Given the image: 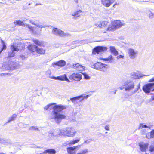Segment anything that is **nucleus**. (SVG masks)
I'll return each mask as SVG.
<instances>
[{"instance_id":"f257e3e1","label":"nucleus","mask_w":154,"mask_h":154,"mask_svg":"<svg viewBox=\"0 0 154 154\" xmlns=\"http://www.w3.org/2000/svg\"><path fill=\"white\" fill-rule=\"evenodd\" d=\"M66 106L61 104L56 105L53 106L52 111V115L50 117V119H54L57 124L60 123L62 120L65 119L66 116L60 112L66 108Z\"/></svg>"},{"instance_id":"f03ea898","label":"nucleus","mask_w":154,"mask_h":154,"mask_svg":"<svg viewBox=\"0 0 154 154\" xmlns=\"http://www.w3.org/2000/svg\"><path fill=\"white\" fill-rule=\"evenodd\" d=\"M120 88L121 90L124 89L130 96L134 94L140 88V83L137 86L136 82L130 79L125 81Z\"/></svg>"},{"instance_id":"7ed1b4c3","label":"nucleus","mask_w":154,"mask_h":154,"mask_svg":"<svg viewBox=\"0 0 154 154\" xmlns=\"http://www.w3.org/2000/svg\"><path fill=\"white\" fill-rule=\"evenodd\" d=\"M76 133L75 129L72 127H67L65 128L61 129V134L63 136L73 137Z\"/></svg>"},{"instance_id":"20e7f679","label":"nucleus","mask_w":154,"mask_h":154,"mask_svg":"<svg viewBox=\"0 0 154 154\" xmlns=\"http://www.w3.org/2000/svg\"><path fill=\"white\" fill-rule=\"evenodd\" d=\"M89 66L91 68L96 70L104 72V69L107 68L108 65L100 62H97L93 64H91Z\"/></svg>"},{"instance_id":"39448f33","label":"nucleus","mask_w":154,"mask_h":154,"mask_svg":"<svg viewBox=\"0 0 154 154\" xmlns=\"http://www.w3.org/2000/svg\"><path fill=\"white\" fill-rule=\"evenodd\" d=\"M124 25V24L120 20H115L112 22L111 24L107 29L108 31H111L116 29Z\"/></svg>"},{"instance_id":"423d86ee","label":"nucleus","mask_w":154,"mask_h":154,"mask_svg":"<svg viewBox=\"0 0 154 154\" xmlns=\"http://www.w3.org/2000/svg\"><path fill=\"white\" fill-rule=\"evenodd\" d=\"M24 47V45L23 44H17V47L12 45L11 46L12 51L8 53V57H14L15 54V51H18L20 49H23Z\"/></svg>"},{"instance_id":"0eeeda50","label":"nucleus","mask_w":154,"mask_h":154,"mask_svg":"<svg viewBox=\"0 0 154 154\" xmlns=\"http://www.w3.org/2000/svg\"><path fill=\"white\" fill-rule=\"evenodd\" d=\"M19 65L18 63L17 62L9 61L8 62V64L4 66L3 67H5V69L7 70H13L17 68Z\"/></svg>"},{"instance_id":"6e6552de","label":"nucleus","mask_w":154,"mask_h":154,"mask_svg":"<svg viewBox=\"0 0 154 154\" xmlns=\"http://www.w3.org/2000/svg\"><path fill=\"white\" fill-rule=\"evenodd\" d=\"M89 97V95H86V94H82L76 97H74L72 98H70V100L74 104H76L77 103V100H79V102H81L84 99H87Z\"/></svg>"},{"instance_id":"1a4fd4ad","label":"nucleus","mask_w":154,"mask_h":154,"mask_svg":"<svg viewBox=\"0 0 154 154\" xmlns=\"http://www.w3.org/2000/svg\"><path fill=\"white\" fill-rule=\"evenodd\" d=\"M52 32L54 35L62 37L65 36L69 37L70 35L69 34L64 33L63 31H62L57 28L54 29L53 30Z\"/></svg>"},{"instance_id":"9d476101","label":"nucleus","mask_w":154,"mask_h":154,"mask_svg":"<svg viewBox=\"0 0 154 154\" xmlns=\"http://www.w3.org/2000/svg\"><path fill=\"white\" fill-rule=\"evenodd\" d=\"M143 91L146 93H149L151 91H154V86L152 83H149L145 85L143 88Z\"/></svg>"},{"instance_id":"9b49d317","label":"nucleus","mask_w":154,"mask_h":154,"mask_svg":"<svg viewBox=\"0 0 154 154\" xmlns=\"http://www.w3.org/2000/svg\"><path fill=\"white\" fill-rule=\"evenodd\" d=\"M107 50V48L106 47L97 46L95 47L93 50V53L96 54V53L99 54L100 52H103L106 51Z\"/></svg>"},{"instance_id":"f8f14e48","label":"nucleus","mask_w":154,"mask_h":154,"mask_svg":"<svg viewBox=\"0 0 154 154\" xmlns=\"http://www.w3.org/2000/svg\"><path fill=\"white\" fill-rule=\"evenodd\" d=\"M30 23L32 24L37 26V27L40 28V31H41V29L42 28H45L48 27V26L45 23H41L38 22L37 21L31 20Z\"/></svg>"},{"instance_id":"ddd939ff","label":"nucleus","mask_w":154,"mask_h":154,"mask_svg":"<svg viewBox=\"0 0 154 154\" xmlns=\"http://www.w3.org/2000/svg\"><path fill=\"white\" fill-rule=\"evenodd\" d=\"M50 78L55 80H58L61 81H66L68 82H70V81L67 77L66 75L64 74L63 75H60L57 77L53 76L50 77Z\"/></svg>"},{"instance_id":"4468645a","label":"nucleus","mask_w":154,"mask_h":154,"mask_svg":"<svg viewBox=\"0 0 154 154\" xmlns=\"http://www.w3.org/2000/svg\"><path fill=\"white\" fill-rule=\"evenodd\" d=\"M69 79L75 81H79L82 79V75L80 74L73 73L69 76Z\"/></svg>"},{"instance_id":"2eb2a0df","label":"nucleus","mask_w":154,"mask_h":154,"mask_svg":"<svg viewBox=\"0 0 154 154\" xmlns=\"http://www.w3.org/2000/svg\"><path fill=\"white\" fill-rule=\"evenodd\" d=\"M137 53V51H135L132 48H130L128 49V54L131 59H134L136 57Z\"/></svg>"},{"instance_id":"dca6fc26","label":"nucleus","mask_w":154,"mask_h":154,"mask_svg":"<svg viewBox=\"0 0 154 154\" xmlns=\"http://www.w3.org/2000/svg\"><path fill=\"white\" fill-rule=\"evenodd\" d=\"M80 147V145L74 146L73 147H69L67 148V151L68 154H76V151Z\"/></svg>"},{"instance_id":"f3484780","label":"nucleus","mask_w":154,"mask_h":154,"mask_svg":"<svg viewBox=\"0 0 154 154\" xmlns=\"http://www.w3.org/2000/svg\"><path fill=\"white\" fill-rule=\"evenodd\" d=\"M116 0H101L102 4L106 7H109Z\"/></svg>"},{"instance_id":"a211bd4d","label":"nucleus","mask_w":154,"mask_h":154,"mask_svg":"<svg viewBox=\"0 0 154 154\" xmlns=\"http://www.w3.org/2000/svg\"><path fill=\"white\" fill-rule=\"evenodd\" d=\"M66 64L65 61L63 60H60L58 62H54L52 64V65L53 67H55V66H58L60 67H63Z\"/></svg>"},{"instance_id":"6ab92c4d","label":"nucleus","mask_w":154,"mask_h":154,"mask_svg":"<svg viewBox=\"0 0 154 154\" xmlns=\"http://www.w3.org/2000/svg\"><path fill=\"white\" fill-rule=\"evenodd\" d=\"M139 145L140 147V150L142 152H145L146 149L148 148V145L147 143H139Z\"/></svg>"},{"instance_id":"aec40b11","label":"nucleus","mask_w":154,"mask_h":154,"mask_svg":"<svg viewBox=\"0 0 154 154\" xmlns=\"http://www.w3.org/2000/svg\"><path fill=\"white\" fill-rule=\"evenodd\" d=\"M72 66L74 69L78 71H82L84 70V67L78 63L73 64Z\"/></svg>"},{"instance_id":"412c9836","label":"nucleus","mask_w":154,"mask_h":154,"mask_svg":"<svg viewBox=\"0 0 154 154\" xmlns=\"http://www.w3.org/2000/svg\"><path fill=\"white\" fill-rule=\"evenodd\" d=\"M151 126L152 125L149 124L145 125L144 123H140L138 129L139 130L141 129L142 128H148L149 129H150Z\"/></svg>"},{"instance_id":"4be33fe9","label":"nucleus","mask_w":154,"mask_h":154,"mask_svg":"<svg viewBox=\"0 0 154 154\" xmlns=\"http://www.w3.org/2000/svg\"><path fill=\"white\" fill-rule=\"evenodd\" d=\"M89 42L87 40H83L81 41H73L72 42V44H80L82 45H83L85 43H88Z\"/></svg>"},{"instance_id":"5701e85b","label":"nucleus","mask_w":154,"mask_h":154,"mask_svg":"<svg viewBox=\"0 0 154 154\" xmlns=\"http://www.w3.org/2000/svg\"><path fill=\"white\" fill-rule=\"evenodd\" d=\"M56 153L55 150L53 149H49L45 150L43 152V154H46L48 153L49 154H55Z\"/></svg>"},{"instance_id":"b1692460","label":"nucleus","mask_w":154,"mask_h":154,"mask_svg":"<svg viewBox=\"0 0 154 154\" xmlns=\"http://www.w3.org/2000/svg\"><path fill=\"white\" fill-rule=\"evenodd\" d=\"M28 48L29 50L33 52H36L38 49V47L36 45H29L28 46Z\"/></svg>"},{"instance_id":"393cba45","label":"nucleus","mask_w":154,"mask_h":154,"mask_svg":"<svg viewBox=\"0 0 154 154\" xmlns=\"http://www.w3.org/2000/svg\"><path fill=\"white\" fill-rule=\"evenodd\" d=\"M54 132V137H56L58 135H62L61 134V129L59 130L58 129L56 130H52Z\"/></svg>"},{"instance_id":"a878e982","label":"nucleus","mask_w":154,"mask_h":154,"mask_svg":"<svg viewBox=\"0 0 154 154\" xmlns=\"http://www.w3.org/2000/svg\"><path fill=\"white\" fill-rule=\"evenodd\" d=\"M110 50L111 52L114 55L116 56L118 55V52L116 50V48L114 47H110Z\"/></svg>"},{"instance_id":"bb28decb","label":"nucleus","mask_w":154,"mask_h":154,"mask_svg":"<svg viewBox=\"0 0 154 154\" xmlns=\"http://www.w3.org/2000/svg\"><path fill=\"white\" fill-rule=\"evenodd\" d=\"M14 23L15 25H18L20 26H25V25L23 23V22L20 20L15 21L14 22Z\"/></svg>"},{"instance_id":"cd10ccee","label":"nucleus","mask_w":154,"mask_h":154,"mask_svg":"<svg viewBox=\"0 0 154 154\" xmlns=\"http://www.w3.org/2000/svg\"><path fill=\"white\" fill-rule=\"evenodd\" d=\"M17 115L16 114H13L12 116L9 118V119H8L7 123H9L11 121L15 120L16 117H17Z\"/></svg>"},{"instance_id":"c85d7f7f","label":"nucleus","mask_w":154,"mask_h":154,"mask_svg":"<svg viewBox=\"0 0 154 154\" xmlns=\"http://www.w3.org/2000/svg\"><path fill=\"white\" fill-rule=\"evenodd\" d=\"M103 59L104 61H108L109 63H111L112 62V61L113 60V57L112 56L110 55L108 57L103 58Z\"/></svg>"},{"instance_id":"c756f323","label":"nucleus","mask_w":154,"mask_h":154,"mask_svg":"<svg viewBox=\"0 0 154 154\" xmlns=\"http://www.w3.org/2000/svg\"><path fill=\"white\" fill-rule=\"evenodd\" d=\"M33 41L35 44L40 46H42L43 44L42 42H40L37 39H33Z\"/></svg>"},{"instance_id":"7c9ffc66","label":"nucleus","mask_w":154,"mask_h":154,"mask_svg":"<svg viewBox=\"0 0 154 154\" xmlns=\"http://www.w3.org/2000/svg\"><path fill=\"white\" fill-rule=\"evenodd\" d=\"M26 27H27L33 33L36 32V31L35 30V28L32 26H29L28 24L26 25Z\"/></svg>"},{"instance_id":"2f4dec72","label":"nucleus","mask_w":154,"mask_h":154,"mask_svg":"<svg viewBox=\"0 0 154 154\" xmlns=\"http://www.w3.org/2000/svg\"><path fill=\"white\" fill-rule=\"evenodd\" d=\"M82 12V11L81 10H79V11L75 12L74 14H72V15L73 16L79 17V14L81 13Z\"/></svg>"},{"instance_id":"473e14b6","label":"nucleus","mask_w":154,"mask_h":154,"mask_svg":"<svg viewBox=\"0 0 154 154\" xmlns=\"http://www.w3.org/2000/svg\"><path fill=\"white\" fill-rule=\"evenodd\" d=\"M37 52L38 53L42 54L45 53V51L43 48L38 47V49L37 51Z\"/></svg>"},{"instance_id":"72a5a7b5","label":"nucleus","mask_w":154,"mask_h":154,"mask_svg":"<svg viewBox=\"0 0 154 154\" xmlns=\"http://www.w3.org/2000/svg\"><path fill=\"white\" fill-rule=\"evenodd\" d=\"M131 75L132 76V78H134V79H137L139 78V76L137 74V73L135 72H133L131 74Z\"/></svg>"},{"instance_id":"f704fd0d","label":"nucleus","mask_w":154,"mask_h":154,"mask_svg":"<svg viewBox=\"0 0 154 154\" xmlns=\"http://www.w3.org/2000/svg\"><path fill=\"white\" fill-rule=\"evenodd\" d=\"M29 129L30 130H35L39 131V129L37 128V126H35L30 127Z\"/></svg>"},{"instance_id":"c9c22d12","label":"nucleus","mask_w":154,"mask_h":154,"mask_svg":"<svg viewBox=\"0 0 154 154\" xmlns=\"http://www.w3.org/2000/svg\"><path fill=\"white\" fill-rule=\"evenodd\" d=\"M88 152V149H85L81 151L80 152L78 153L77 154H86Z\"/></svg>"},{"instance_id":"e433bc0d","label":"nucleus","mask_w":154,"mask_h":154,"mask_svg":"<svg viewBox=\"0 0 154 154\" xmlns=\"http://www.w3.org/2000/svg\"><path fill=\"white\" fill-rule=\"evenodd\" d=\"M55 104H56V103H51L49 104H48V105H47V106H45V107H44V109L45 110H47L52 105Z\"/></svg>"},{"instance_id":"4c0bfd02","label":"nucleus","mask_w":154,"mask_h":154,"mask_svg":"<svg viewBox=\"0 0 154 154\" xmlns=\"http://www.w3.org/2000/svg\"><path fill=\"white\" fill-rule=\"evenodd\" d=\"M2 47L0 51V54L2 52L3 50H5L6 48V46L4 42L2 41Z\"/></svg>"},{"instance_id":"58836bf2","label":"nucleus","mask_w":154,"mask_h":154,"mask_svg":"<svg viewBox=\"0 0 154 154\" xmlns=\"http://www.w3.org/2000/svg\"><path fill=\"white\" fill-rule=\"evenodd\" d=\"M48 136L49 137H54V132L53 131V130L50 131L49 132Z\"/></svg>"},{"instance_id":"ea45409f","label":"nucleus","mask_w":154,"mask_h":154,"mask_svg":"<svg viewBox=\"0 0 154 154\" xmlns=\"http://www.w3.org/2000/svg\"><path fill=\"white\" fill-rule=\"evenodd\" d=\"M109 23L106 21H102V27L106 26Z\"/></svg>"},{"instance_id":"a19ab883","label":"nucleus","mask_w":154,"mask_h":154,"mask_svg":"<svg viewBox=\"0 0 154 154\" xmlns=\"http://www.w3.org/2000/svg\"><path fill=\"white\" fill-rule=\"evenodd\" d=\"M79 139L73 140L70 142V143L72 144H74L79 142Z\"/></svg>"},{"instance_id":"79ce46f5","label":"nucleus","mask_w":154,"mask_h":154,"mask_svg":"<svg viewBox=\"0 0 154 154\" xmlns=\"http://www.w3.org/2000/svg\"><path fill=\"white\" fill-rule=\"evenodd\" d=\"M95 25L97 26V27L101 28L102 27V22L100 21L99 22L97 23Z\"/></svg>"},{"instance_id":"37998d69","label":"nucleus","mask_w":154,"mask_h":154,"mask_svg":"<svg viewBox=\"0 0 154 154\" xmlns=\"http://www.w3.org/2000/svg\"><path fill=\"white\" fill-rule=\"evenodd\" d=\"M84 76L85 79H90V77L87 74L85 73L84 74Z\"/></svg>"},{"instance_id":"c03bdc74","label":"nucleus","mask_w":154,"mask_h":154,"mask_svg":"<svg viewBox=\"0 0 154 154\" xmlns=\"http://www.w3.org/2000/svg\"><path fill=\"white\" fill-rule=\"evenodd\" d=\"M146 137L148 139H149L151 138H152V137H151V136L150 135V133H148L146 134Z\"/></svg>"},{"instance_id":"a18cd8bd","label":"nucleus","mask_w":154,"mask_h":154,"mask_svg":"<svg viewBox=\"0 0 154 154\" xmlns=\"http://www.w3.org/2000/svg\"><path fill=\"white\" fill-rule=\"evenodd\" d=\"M150 135L151 136V137H152V138H153L154 137V129L152 130L150 132Z\"/></svg>"},{"instance_id":"49530a36","label":"nucleus","mask_w":154,"mask_h":154,"mask_svg":"<svg viewBox=\"0 0 154 154\" xmlns=\"http://www.w3.org/2000/svg\"><path fill=\"white\" fill-rule=\"evenodd\" d=\"M141 132L142 134H145L147 132V130L146 129H143L141 130Z\"/></svg>"},{"instance_id":"de8ad7c7","label":"nucleus","mask_w":154,"mask_h":154,"mask_svg":"<svg viewBox=\"0 0 154 154\" xmlns=\"http://www.w3.org/2000/svg\"><path fill=\"white\" fill-rule=\"evenodd\" d=\"M109 125H106L105 127L104 128L106 130L109 131Z\"/></svg>"},{"instance_id":"09e8293b","label":"nucleus","mask_w":154,"mask_h":154,"mask_svg":"<svg viewBox=\"0 0 154 154\" xmlns=\"http://www.w3.org/2000/svg\"><path fill=\"white\" fill-rule=\"evenodd\" d=\"M153 13L151 12L149 14V17L150 18H152L153 17Z\"/></svg>"},{"instance_id":"8fccbe9b","label":"nucleus","mask_w":154,"mask_h":154,"mask_svg":"<svg viewBox=\"0 0 154 154\" xmlns=\"http://www.w3.org/2000/svg\"><path fill=\"white\" fill-rule=\"evenodd\" d=\"M124 57V56L120 55L117 57L116 58L117 59H119L120 58H123Z\"/></svg>"},{"instance_id":"3c124183","label":"nucleus","mask_w":154,"mask_h":154,"mask_svg":"<svg viewBox=\"0 0 154 154\" xmlns=\"http://www.w3.org/2000/svg\"><path fill=\"white\" fill-rule=\"evenodd\" d=\"M20 57L21 58L22 60H23L25 59L26 58L23 55H21L20 56Z\"/></svg>"},{"instance_id":"603ef678","label":"nucleus","mask_w":154,"mask_h":154,"mask_svg":"<svg viewBox=\"0 0 154 154\" xmlns=\"http://www.w3.org/2000/svg\"><path fill=\"white\" fill-rule=\"evenodd\" d=\"M149 82H154V77L149 80Z\"/></svg>"},{"instance_id":"864d4df0","label":"nucleus","mask_w":154,"mask_h":154,"mask_svg":"<svg viewBox=\"0 0 154 154\" xmlns=\"http://www.w3.org/2000/svg\"><path fill=\"white\" fill-rule=\"evenodd\" d=\"M150 151L152 152L154 151V148H152L151 147H150Z\"/></svg>"},{"instance_id":"5fc2aeb1","label":"nucleus","mask_w":154,"mask_h":154,"mask_svg":"<svg viewBox=\"0 0 154 154\" xmlns=\"http://www.w3.org/2000/svg\"><path fill=\"white\" fill-rule=\"evenodd\" d=\"M85 143L87 144H88L90 142L88 140H86L84 142Z\"/></svg>"},{"instance_id":"6e6d98bb","label":"nucleus","mask_w":154,"mask_h":154,"mask_svg":"<svg viewBox=\"0 0 154 154\" xmlns=\"http://www.w3.org/2000/svg\"><path fill=\"white\" fill-rule=\"evenodd\" d=\"M118 4L117 3H116L114 4L113 5V7H114L115 5H117Z\"/></svg>"},{"instance_id":"4d7b16f0","label":"nucleus","mask_w":154,"mask_h":154,"mask_svg":"<svg viewBox=\"0 0 154 154\" xmlns=\"http://www.w3.org/2000/svg\"><path fill=\"white\" fill-rule=\"evenodd\" d=\"M41 5V4H40V3H36V4H35V6H37L38 5Z\"/></svg>"},{"instance_id":"13d9d810","label":"nucleus","mask_w":154,"mask_h":154,"mask_svg":"<svg viewBox=\"0 0 154 154\" xmlns=\"http://www.w3.org/2000/svg\"><path fill=\"white\" fill-rule=\"evenodd\" d=\"M37 148H42V147L41 146H38L37 147Z\"/></svg>"},{"instance_id":"bf43d9fd","label":"nucleus","mask_w":154,"mask_h":154,"mask_svg":"<svg viewBox=\"0 0 154 154\" xmlns=\"http://www.w3.org/2000/svg\"><path fill=\"white\" fill-rule=\"evenodd\" d=\"M74 1L76 3H78V0H74Z\"/></svg>"},{"instance_id":"052dcab7","label":"nucleus","mask_w":154,"mask_h":154,"mask_svg":"<svg viewBox=\"0 0 154 154\" xmlns=\"http://www.w3.org/2000/svg\"><path fill=\"white\" fill-rule=\"evenodd\" d=\"M147 75H146V76H147ZM143 76H146L145 75H142L140 76V77H142Z\"/></svg>"},{"instance_id":"680f3d73","label":"nucleus","mask_w":154,"mask_h":154,"mask_svg":"<svg viewBox=\"0 0 154 154\" xmlns=\"http://www.w3.org/2000/svg\"><path fill=\"white\" fill-rule=\"evenodd\" d=\"M0 143H2V140H0Z\"/></svg>"},{"instance_id":"e2e57ef3","label":"nucleus","mask_w":154,"mask_h":154,"mask_svg":"<svg viewBox=\"0 0 154 154\" xmlns=\"http://www.w3.org/2000/svg\"><path fill=\"white\" fill-rule=\"evenodd\" d=\"M31 5V3H29L28 4V5Z\"/></svg>"},{"instance_id":"0e129e2a","label":"nucleus","mask_w":154,"mask_h":154,"mask_svg":"<svg viewBox=\"0 0 154 154\" xmlns=\"http://www.w3.org/2000/svg\"><path fill=\"white\" fill-rule=\"evenodd\" d=\"M153 100H154V96L153 97V98H152Z\"/></svg>"},{"instance_id":"69168bd1","label":"nucleus","mask_w":154,"mask_h":154,"mask_svg":"<svg viewBox=\"0 0 154 154\" xmlns=\"http://www.w3.org/2000/svg\"><path fill=\"white\" fill-rule=\"evenodd\" d=\"M116 94V91H115L114 92V94Z\"/></svg>"},{"instance_id":"338daca9","label":"nucleus","mask_w":154,"mask_h":154,"mask_svg":"<svg viewBox=\"0 0 154 154\" xmlns=\"http://www.w3.org/2000/svg\"><path fill=\"white\" fill-rule=\"evenodd\" d=\"M107 133H108L107 132H105V133H106V134H107Z\"/></svg>"},{"instance_id":"774afa93","label":"nucleus","mask_w":154,"mask_h":154,"mask_svg":"<svg viewBox=\"0 0 154 154\" xmlns=\"http://www.w3.org/2000/svg\"><path fill=\"white\" fill-rule=\"evenodd\" d=\"M0 154H5L3 153H0Z\"/></svg>"}]
</instances>
